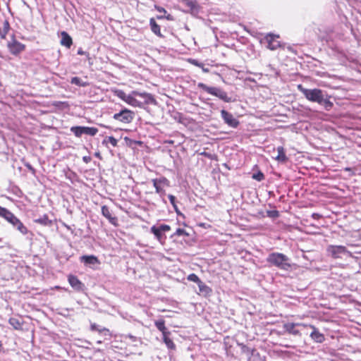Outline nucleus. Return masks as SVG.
Listing matches in <instances>:
<instances>
[{
    "label": "nucleus",
    "mask_w": 361,
    "mask_h": 361,
    "mask_svg": "<svg viewBox=\"0 0 361 361\" xmlns=\"http://www.w3.org/2000/svg\"><path fill=\"white\" fill-rule=\"evenodd\" d=\"M298 89L307 100L323 105L326 111L331 110L334 106L333 102L329 99V97L324 98L323 91L320 89H306L302 85H298Z\"/></svg>",
    "instance_id": "f257e3e1"
},
{
    "label": "nucleus",
    "mask_w": 361,
    "mask_h": 361,
    "mask_svg": "<svg viewBox=\"0 0 361 361\" xmlns=\"http://www.w3.org/2000/svg\"><path fill=\"white\" fill-rule=\"evenodd\" d=\"M267 261L271 265L281 270L289 271L291 269V264L289 258L284 254L280 252H272L267 258Z\"/></svg>",
    "instance_id": "f03ea898"
},
{
    "label": "nucleus",
    "mask_w": 361,
    "mask_h": 361,
    "mask_svg": "<svg viewBox=\"0 0 361 361\" xmlns=\"http://www.w3.org/2000/svg\"><path fill=\"white\" fill-rule=\"evenodd\" d=\"M197 86L199 88L202 89L208 94L216 96L224 102H228L231 101V99L228 97L227 93L218 87H209L202 82L199 83Z\"/></svg>",
    "instance_id": "7ed1b4c3"
},
{
    "label": "nucleus",
    "mask_w": 361,
    "mask_h": 361,
    "mask_svg": "<svg viewBox=\"0 0 361 361\" xmlns=\"http://www.w3.org/2000/svg\"><path fill=\"white\" fill-rule=\"evenodd\" d=\"M171 230L170 226L167 224H161L159 227L153 226L150 228V231L154 235L157 240L161 244H164L166 236L164 235V232L169 231Z\"/></svg>",
    "instance_id": "20e7f679"
},
{
    "label": "nucleus",
    "mask_w": 361,
    "mask_h": 361,
    "mask_svg": "<svg viewBox=\"0 0 361 361\" xmlns=\"http://www.w3.org/2000/svg\"><path fill=\"white\" fill-rule=\"evenodd\" d=\"M153 185L156 189V192L161 195L165 194L164 188L170 186V182L166 177L152 179Z\"/></svg>",
    "instance_id": "39448f33"
},
{
    "label": "nucleus",
    "mask_w": 361,
    "mask_h": 361,
    "mask_svg": "<svg viewBox=\"0 0 361 361\" xmlns=\"http://www.w3.org/2000/svg\"><path fill=\"white\" fill-rule=\"evenodd\" d=\"M134 118V113L133 111L125 109L122 111H121L119 113L115 114L114 115V118L116 121L123 122L124 123H130Z\"/></svg>",
    "instance_id": "423d86ee"
},
{
    "label": "nucleus",
    "mask_w": 361,
    "mask_h": 361,
    "mask_svg": "<svg viewBox=\"0 0 361 361\" xmlns=\"http://www.w3.org/2000/svg\"><path fill=\"white\" fill-rule=\"evenodd\" d=\"M72 133L75 134V135H94L98 130L96 128L92 127H82V126H75L71 128Z\"/></svg>",
    "instance_id": "0eeeda50"
},
{
    "label": "nucleus",
    "mask_w": 361,
    "mask_h": 361,
    "mask_svg": "<svg viewBox=\"0 0 361 361\" xmlns=\"http://www.w3.org/2000/svg\"><path fill=\"white\" fill-rule=\"evenodd\" d=\"M279 38V35L271 33L267 34L264 37V39L267 43V48L270 50H276L279 48L281 47V43L278 40Z\"/></svg>",
    "instance_id": "6e6552de"
},
{
    "label": "nucleus",
    "mask_w": 361,
    "mask_h": 361,
    "mask_svg": "<svg viewBox=\"0 0 361 361\" xmlns=\"http://www.w3.org/2000/svg\"><path fill=\"white\" fill-rule=\"evenodd\" d=\"M326 250L334 259L340 258L341 255L348 252L347 248L343 245H329Z\"/></svg>",
    "instance_id": "1a4fd4ad"
},
{
    "label": "nucleus",
    "mask_w": 361,
    "mask_h": 361,
    "mask_svg": "<svg viewBox=\"0 0 361 361\" xmlns=\"http://www.w3.org/2000/svg\"><path fill=\"white\" fill-rule=\"evenodd\" d=\"M221 115L224 122L229 126L232 128H236L238 126L239 121L235 118H234L232 114L223 109L221 111Z\"/></svg>",
    "instance_id": "9d476101"
},
{
    "label": "nucleus",
    "mask_w": 361,
    "mask_h": 361,
    "mask_svg": "<svg viewBox=\"0 0 361 361\" xmlns=\"http://www.w3.org/2000/svg\"><path fill=\"white\" fill-rule=\"evenodd\" d=\"M301 326L303 327H310L312 329V332L310 334V337L315 342L322 343L325 340L324 334L320 333L314 325L302 323Z\"/></svg>",
    "instance_id": "9b49d317"
},
{
    "label": "nucleus",
    "mask_w": 361,
    "mask_h": 361,
    "mask_svg": "<svg viewBox=\"0 0 361 361\" xmlns=\"http://www.w3.org/2000/svg\"><path fill=\"white\" fill-rule=\"evenodd\" d=\"M8 47L10 52L13 54H18L25 49V45L18 42L15 39L8 43Z\"/></svg>",
    "instance_id": "f8f14e48"
},
{
    "label": "nucleus",
    "mask_w": 361,
    "mask_h": 361,
    "mask_svg": "<svg viewBox=\"0 0 361 361\" xmlns=\"http://www.w3.org/2000/svg\"><path fill=\"white\" fill-rule=\"evenodd\" d=\"M90 330L98 332L100 335L104 336L105 339H110L112 337V334L109 329L101 327L94 323L90 325Z\"/></svg>",
    "instance_id": "ddd939ff"
},
{
    "label": "nucleus",
    "mask_w": 361,
    "mask_h": 361,
    "mask_svg": "<svg viewBox=\"0 0 361 361\" xmlns=\"http://www.w3.org/2000/svg\"><path fill=\"white\" fill-rule=\"evenodd\" d=\"M102 214L111 224L118 226V219L112 216V212L108 206L103 205L102 207Z\"/></svg>",
    "instance_id": "4468645a"
},
{
    "label": "nucleus",
    "mask_w": 361,
    "mask_h": 361,
    "mask_svg": "<svg viewBox=\"0 0 361 361\" xmlns=\"http://www.w3.org/2000/svg\"><path fill=\"white\" fill-rule=\"evenodd\" d=\"M68 281L71 286L77 291H80L83 289L84 284L78 279L76 276L70 274L68 276Z\"/></svg>",
    "instance_id": "2eb2a0df"
},
{
    "label": "nucleus",
    "mask_w": 361,
    "mask_h": 361,
    "mask_svg": "<svg viewBox=\"0 0 361 361\" xmlns=\"http://www.w3.org/2000/svg\"><path fill=\"white\" fill-rule=\"evenodd\" d=\"M277 155L274 157L279 163L286 164L288 161V157L286 154L285 149L282 146H279L276 149Z\"/></svg>",
    "instance_id": "dca6fc26"
},
{
    "label": "nucleus",
    "mask_w": 361,
    "mask_h": 361,
    "mask_svg": "<svg viewBox=\"0 0 361 361\" xmlns=\"http://www.w3.org/2000/svg\"><path fill=\"white\" fill-rule=\"evenodd\" d=\"M302 324H295V323H286L283 325V328L285 331L289 334L298 336L300 335V332L299 330L295 329L296 326H301Z\"/></svg>",
    "instance_id": "f3484780"
},
{
    "label": "nucleus",
    "mask_w": 361,
    "mask_h": 361,
    "mask_svg": "<svg viewBox=\"0 0 361 361\" xmlns=\"http://www.w3.org/2000/svg\"><path fill=\"white\" fill-rule=\"evenodd\" d=\"M149 25L152 32L159 37H164L161 32V27L158 25L154 18L149 19Z\"/></svg>",
    "instance_id": "a211bd4d"
},
{
    "label": "nucleus",
    "mask_w": 361,
    "mask_h": 361,
    "mask_svg": "<svg viewBox=\"0 0 361 361\" xmlns=\"http://www.w3.org/2000/svg\"><path fill=\"white\" fill-rule=\"evenodd\" d=\"M61 44L67 48H70L73 44V39L65 31L61 33Z\"/></svg>",
    "instance_id": "6ab92c4d"
},
{
    "label": "nucleus",
    "mask_w": 361,
    "mask_h": 361,
    "mask_svg": "<svg viewBox=\"0 0 361 361\" xmlns=\"http://www.w3.org/2000/svg\"><path fill=\"white\" fill-rule=\"evenodd\" d=\"M133 94L135 96H139V97H141L145 99L147 103H154L155 102V99H154V97L149 93H147V92L142 93V92H139L137 91H133Z\"/></svg>",
    "instance_id": "aec40b11"
},
{
    "label": "nucleus",
    "mask_w": 361,
    "mask_h": 361,
    "mask_svg": "<svg viewBox=\"0 0 361 361\" xmlns=\"http://www.w3.org/2000/svg\"><path fill=\"white\" fill-rule=\"evenodd\" d=\"M182 3L190 11H197L199 8L197 0H181Z\"/></svg>",
    "instance_id": "412c9836"
},
{
    "label": "nucleus",
    "mask_w": 361,
    "mask_h": 361,
    "mask_svg": "<svg viewBox=\"0 0 361 361\" xmlns=\"http://www.w3.org/2000/svg\"><path fill=\"white\" fill-rule=\"evenodd\" d=\"M81 261L85 264H99L98 258L94 255H83L81 257Z\"/></svg>",
    "instance_id": "4be33fe9"
},
{
    "label": "nucleus",
    "mask_w": 361,
    "mask_h": 361,
    "mask_svg": "<svg viewBox=\"0 0 361 361\" xmlns=\"http://www.w3.org/2000/svg\"><path fill=\"white\" fill-rule=\"evenodd\" d=\"M200 293L204 296H209L212 293V289L202 281L198 285Z\"/></svg>",
    "instance_id": "5701e85b"
},
{
    "label": "nucleus",
    "mask_w": 361,
    "mask_h": 361,
    "mask_svg": "<svg viewBox=\"0 0 361 361\" xmlns=\"http://www.w3.org/2000/svg\"><path fill=\"white\" fill-rule=\"evenodd\" d=\"M154 324L156 327L162 333V335L171 334L165 326V321L164 319H159L155 321Z\"/></svg>",
    "instance_id": "b1692460"
},
{
    "label": "nucleus",
    "mask_w": 361,
    "mask_h": 361,
    "mask_svg": "<svg viewBox=\"0 0 361 361\" xmlns=\"http://www.w3.org/2000/svg\"><path fill=\"white\" fill-rule=\"evenodd\" d=\"M10 30V24L8 20H4L2 23V27H0V37L4 39Z\"/></svg>",
    "instance_id": "393cba45"
},
{
    "label": "nucleus",
    "mask_w": 361,
    "mask_h": 361,
    "mask_svg": "<svg viewBox=\"0 0 361 361\" xmlns=\"http://www.w3.org/2000/svg\"><path fill=\"white\" fill-rule=\"evenodd\" d=\"M8 323L15 329H21L23 322L21 319L16 317H11L8 320Z\"/></svg>",
    "instance_id": "a878e982"
},
{
    "label": "nucleus",
    "mask_w": 361,
    "mask_h": 361,
    "mask_svg": "<svg viewBox=\"0 0 361 361\" xmlns=\"http://www.w3.org/2000/svg\"><path fill=\"white\" fill-rule=\"evenodd\" d=\"M154 8L158 12L164 14L162 16H157V19L160 20V19H163L165 18L169 20H172V16L171 14H168L166 16H164L167 13L166 10L164 8L159 6H157V5L154 6Z\"/></svg>",
    "instance_id": "bb28decb"
},
{
    "label": "nucleus",
    "mask_w": 361,
    "mask_h": 361,
    "mask_svg": "<svg viewBox=\"0 0 361 361\" xmlns=\"http://www.w3.org/2000/svg\"><path fill=\"white\" fill-rule=\"evenodd\" d=\"M169 335L170 334L163 335V341L169 349L175 350L176 345L172 341V339L169 338Z\"/></svg>",
    "instance_id": "cd10ccee"
},
{
    "label": "nucleus",
    "mask_w": 361,
    "mask_h": 361,
    "mask_svg": "<svg viewBox=\"0 0 361 361\" xmlns=\"http://www.w3.org/2000/svg\"><path fill=\"white\" fill-rule=\"evenodd\" d=\"M71 82L79 87H87L89 85V83L87 82L82 81V79L78 77L72 78Z\"/></svg>",
    "instance_id": "c85d7f7f"
},
{
    "label": "nucleus",
    "mask_w": 361,
    "mask_h": 361,
    "mask_svg": "<svg viewBox=\"0 0 361 361\" xmlns=\"http://www.w3.org/2000/svg\"><path fill=\"white\" fill-rule=\"evenodd\" d=\"M125 102L133 106H140V102L130 94L127 96Z\"/></svg>",
    "instance_id": "c756f323"
},
{
    "label": "nucleus",
    "mask_w": 361,
    "mask_h": 361,
    "mask_svg": "<svg viewBox=\"0 0 361 361\" xmlns=\"http://www.w3.org/2000/svg\"><path fill=\"white\" fill-rule=\"evenodd\" d=\"M109 143L113 147H116L117 145V140L114 137H108V138L104 139L102 142V144L105 145L106 147Z\"/></svg>",
    "instance_id": "7c9ffc66"
},
{
    "label": "nucleus",
    "mask_w": 361,
    "mask_h": 361,
    "mask_svg": "<svg viewBox=\"0 0 361 361\" xmlns=\"http://www.w3.org/2000/svg\"><path fill=\"white\" fill-rule=\"evenodd\" d=\"M9 214H10L9 216L6 215L4 219H6L8 222H10L13 226H16V223H18V219L17 217H16L13 215V214L11 213L10 211H9Z\"/></svg>",
    "instance_id": "2f4dec72"
},
{
    "label": "nucleus",
    "mask_w": 361,
    "mask_h": 361,
    "mask_svg": "<svg viewBox=\"0 0 361 361\" xmlns=\"http://www.w3.org/2000/svg\"><path fill=\"white\" fill-rule=\"evenodd\" d=\"M187 279L190 281H192L197 283V285L202 282L198 276L193 273L189 274Z\"/></svg>",
    "instance_id": "473e14b6"
},
{
    "label": "nucleus",
    "mask_w": 361,
    "mask_h": 361,
    "mask_svg": "<svg viewBox=\"0 0 361 361\" xmlns=\"http://www.w3.org/2000/svg\"><path fill=\"white\" fill-rule=\"evenodd\" d=\"M16 228L23 234H25L27 231L26 227L20 221V220H18V223H16Z\"/></svg>",
    "instance_id": "72a5a7b5"
},
{
    "label": "nucleus",
    "mask_w": 361,
    "mask_h": 361,
    "mask_svg": "<svg viewBox=\"0 0 361 361\" xmlns=\"http://www.w3.org/2000/svg\"><path fill=\"white\" fill-rule=\"evenodd\" d=\"M200 155L204 156L212 160L218 161V156L216 154H210L205 151L200 153Z\"/></svg>",
    "instance_id": "f704fd0d"
},
{
    "label": "nucleus",
    "mask_w": 361,
    "mask_h": 361,
    "mask_svg": "<svg viewBox=\"0 0 361 361\" xmlns=\"http://www.w3.org/2000/svg\"><path fill=\"white\" fill-rule=\"evenodd\" d=\"M252 178L257 181H262L264 179V175L262 171H258L257 173H254Z\"/></svg>",
    "instance_id": "c9c22d12"
},
{
    "label": "nucleus",
    "mask_w": 361,
    "mask_h": 361,
    "mask_svg": "<svg viewBox=\"0 0 361 361\" xmlns=\"http://www.w3.org/2000/svg\"><path fill=\"white\" fill-rule=\"evenodd\" d=\"M174 235H177V236H181V235L188 236L189 234H188V233L185 229L178 228V229H176V232L174 233Z\"/></svg>",
    "instance_id": "e433bc0d"
},
{
    "label": "nucleus",
    "mask_w": 361,
    "mask_h": 361,
    "mask_svg": "<svg viewBox=\"0 0 361 361\" xmlns=\"http://www.w3.org/2000/svg\"><path fill=\"white\" fill-rule=\"evenodd\" d=\"M116 95L118 98L121 99L123 101H124V102H125V101H126V97H127V96H128V94H126L124 91H123V90H117V91H116Z\"/></svg>",
    "instance_id": "4c0bfd02"
},
{
    "label": "nucleus",
    "mask_w": 361,
    "mask_h": 361,
    "mask_svg": "<svg viewBox=\"0 0 361 361\" xmlns=\"http://www.w3.org/2000/svg\"><path fill=\"white\" fill-rule=\"evenodd\" d=\"M6 215H10L9 210L0 206V216L5 218Z\"/></svg>",
    "instance_id": "58836bf2"
},
{
    "label": "nucleus",
    "mask_w": 361,
    "mask_h": 361,
    "mask_svg": "<svg viewBox=\"0 0 361 361\" xmlns=\"http://www.w3.org/2000/svg\"><path fill=\"white\" fill-rule=\"evenodd\" d=\"M125 141H126L127 145H129L131 147H133V143L138 144V145H142V142L141 141H133L130 139H129L128 137H125Z\"/></svg>",
    "instance_id": "ea45409f"
},
{
    "label": "nucleus",
    "mask_w": 361,
    "mask_h": 361,
    "mask_svg": "<svg viewBox=\"0 0 361 361\" xmlns=\"http://www.w3.org/2000/svg\"><path fill=\"white\" fill-rule=\"evenodd\" d=\"M189 62L195 66L203 68L204 64L202 63L199 62L198 61H197L195 59H189Z\"/></svg>",
    "instance_id": "a19ab883"
},
{
    "label": "nucleus",
    "mask_w": 361,
    "mask_h": 361,
    "mask_svg": "<svg viewBox=\"0 0 361 361\" xmlns=\"http://www.w3.org/2000/svg\"><path fill=\"white\" fill-rule=\"evenodd\" d=\"M269 216L271 217H278L279 216V212L276 210L268 212Z\"/></svg>",
    "instance_id": "79ce46f5"
},
{
    "label": "nucleus",
    "mask_w": 361,
    "mask_h": 361,
    "mask_svg": "<svg viewBox=\"0 0 361 361\" xmlns=\"http://www.w3.org/2000/svg\"><path fill=\"white\" fill-rule=\"evenodd\" d=\"M169 200H170L171 204L173 207H176V204H175V202H176V197H175V196H173V195H169Z\"/></svg>",
    "instance_id": "37998d69"
},
{
    "label": "nucleus",
    "mask_w": 361,
    "mask_h": 361,
    "mask_svg": "<svg viewBox=\"0 0 361 361\" xmlns=\"http://www.w3.org/2000/svg\"><path fill=\"white\" fill-rule=\"evenodd\" d=\"M312 216L314 219L317 220L322 217V215L317 213H313Z\"/></svg>",
    "instance_id": "c03bdc74"
},
{
    "label": "nucleus",
    "mask_w": 361,
    "mask_h": 361,
    "mask_svg": "<svg viewBox=\"0 0 361 361\" xmlns=\"http://www.w3.org/2000/svg\"><path fill=\"white\" fill-rule=\"evenodd\" d=\"M85 54V52L82 49H79L78 50V54H79V55H84Z\"/></svg>",
    "instance_id": "a18cd8bd"
},
{
    "label": "nucleus",
    "mask_w": 361,
    "mask_h": 361,
    "mask_svg": "<svg viewBox=\"0 0 361 361\" xmlns=\"http://www.w3.org/2000/svg\"><path fill=\"white\" fill-rule=\"evenodd\" d=\"M90 159H90V157H83V160H84L86 163H87L88 161H90Z\"/></svg>",
    "instance_id": "49530a36"
},
{
    "label": "nucleus",
    "mask_w": 361,
    "mask_h": 361,
    "mask_svg": "<svg viewBox=\"0 0 361 361\" xmlns=\"http://www.w3.org/2000/svg\"><path fill=\"white\" fill-rule=\"evenodd\" d=\"M223 166H224L226 169H227L228 170H231V168L229 167V166H228L227 164H226V163H225V164H223Z\"/></svg>",
    "instance_id": "de8ad7c7"
},
{
    "label": "nucleus",
    "mask_w": 361,
    "mask_h": 361,
    "mask_svg": "<svg viewBox=\"0 0 361 361\" xmlns=\"http://www.w3.org/2000/svg\"><path fill=\"white\" fill-rule=\"evenodd\" d=\"M202 71L204 72V73H208L209 72V69L208 68H205L204 66H203V68H202Z\"/></svg>",
    "instance_id": "09e8293b"
},
{
    "label": "nucleus",
    "mask_w": 361,
    "mask_h": 361,
    "mask_svg": "<svg viewBox=\"0 0 361 361\" xmlns=\"http://www.w3.org/2000/svg\"><path fill=\"white\" fill-rule=\"evenodd\" d=\"M345 171H351V169H350V168H349V167H346V168L345 169Z\"/></svg>",
    "instance_id": "8fccbe9b"
},
{
    "label": "nucleus",
    "mask_w": 361,
    "mask_h": 361,
    "mask_svg": "<svg viewBox=\"0 0 361 361\" xmlns=\"http://www.w3.org/2000/svg\"><path fill=\"white\" fill-rule=\"evenodd\" d=\"M166 142H168V143H170V144H173V141H171V140L166 141Z\"/></svg>",
    "instance_id": "3c124183"
},
{
    "label": "nucleus",
    "mask_w": 361,
    "mask_h": 361,
    "mask_svg": "<svg viewBox=\"0 0 361 361\" xmlns=\"http://www.w3.org/2000/svg\"><path fill=\"white\" fill-rule=\"evenodd\" d=\"M37 221L42 222V221H43V219H40L37 220Z\"/></svg>",
    "instance_id": "603ef678"
},
{
    "label": "nucleus",
    "mask_w": 361,
    "mask_h": 361,
    "mask_svg": "<svg viewBox=\"0 0 361 361\" xmlns=\"http://www.w3.org/2000/svg\"><path fill=\"white\" fill-rule=\"evenodd\" d=\"M97 343H102V341H98Z\"/></svg>",
    "instance_id": "864d4df0"
}]
</instances>
